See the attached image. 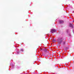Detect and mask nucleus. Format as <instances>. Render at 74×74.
I'll return each instance as SVG.
<instances>
[{
  "label": "nucleus",
  "instance_id": "1",
  "mask_svg": "<svg viewBox=\"0 0 74 74\" xmlns=\"http://www.w3.org/2000/svg\"><path fill=\"white\" fill-rule=\"evenodd\" d=\"M63 40V38H58V41L59 44H61Z\"/></svg>",
  "mask_w": 74,
  "mask_h": 74
},
{
  "label": "nucleus",
  "instance_id": "2",
  "mask_svg": "<svg viewBox=\"0 0 74 74\" xmlns=\"http://www.w3.org/2000/svg\"><path fill=\"white\" fill-rule=\"evenodd\" d=\"M56 30L55 29H52L51 30V33L52 34H53V33H55L56 32Z\"/></svg>",
  "mask_w": 74,
  "mask_h": 74
},
{
  "label": "nucleus",
  "instance_id": "3",
  "mask_svg": "<svg viewBox=\"0 0 74 74\" xmlns=\"http://www.w3.org/2000/svg\"><path fill=\"white\" fill-rule=\"evenodd\" d=\"M69 26H70V27H72V28H74V27H73V23H70L69 24Z\"/></svg>",
  "mask_w": 74,
  "mask_h": 74
},
{
  "label": "nucleus",
  "instance_id": "4",
  "mask_svg": "<svg viewBox=\"0 0 74 74\" xmlns=\"http://www.w3.org/2000/svg\"><path fill=\"white\" fill-rule=\"evenodd\" d=\"M44 51L45 52H47V49H45Z\"/></svg>",
  "mask_w": 74,
  "mask_h": 74
},
{
  "label": "nucleus",
  "instance_id": "5",
  "mask_svg": "<svg viewBox=\"0 0 74 74\" xmlns=\"http://www.w3.org/2000/svg\"><path fill=\"white\" fill-rule=\"evenodd\" d=\"M62 44L63 45H64V44H65V42H63L62 43Z\"/></svg>",
  "mask_w": 74,
  "mask_h": 74
},
{
  "label": "nucleus",
  "instance_id": "6",
  "mask_svg": "<svg viewBox=\"0 0 74 74\" xmlns=\"http://www.w3.org/2000/svg\"><path fill=\"white\" fill-rule=\"evenodd\" d=\"M60 23H62V22H63V21H60Z\"/></svg>",
  "mask_w": 74,
  "mask_h": 74
},
{
  "label": "nucleus",
  "instance_id": "7",
  "mask_svg": "<svg viewBox=\"0 0 74 74\" xmlns=\"http://www.w3.org/2000/svg\"><path fill=\"white\" fill-rule=\"evenodd\" d=\"M21 51L23 52V49H21Z\"/></svg>",
  "mask_w": 74,
  "mask_h": 74
},
{
  "label": "nucleus",
  "instance_id": "8",
  "mask_svg": "<svg viewBox=\"0 0 74 74\" xmlns=\"http://www.w3.org/2000/svg\"><path fill=\"white\" fill-rule=\"evenodd\" d=\"M17 53H19V52H17Z\"/></svg>",
  "mask_w": 74,
  "mask_h": 74
}]
</instances>
